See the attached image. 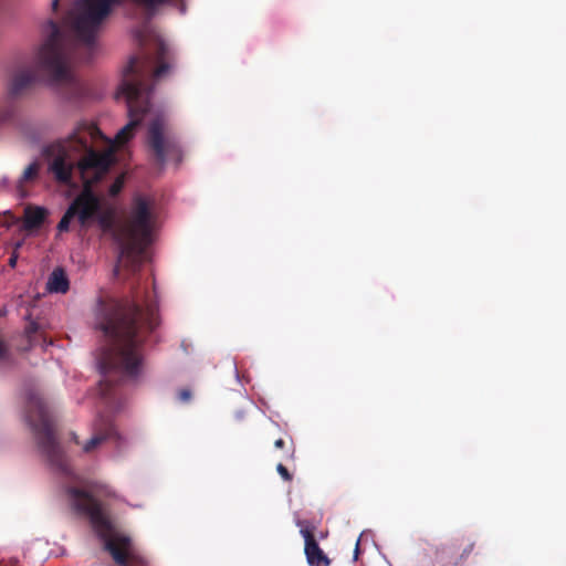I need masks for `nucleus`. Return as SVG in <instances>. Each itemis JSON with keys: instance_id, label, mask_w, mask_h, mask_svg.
<instances>
[{"instance_id": "obj_1", "label": "nucleus", "mask_w": 566, "mask_h": 566, "mask_svg": "<svg viewBox=\"0 0 566 566\" xmlns=\"http://www.w3.org/2000/svg\"><path fill=\"white\" fill-rule=\"evenodd\" d=\"M134 63L127 67L125 80L117 92V96L126 101L129 122L114 139L106 138L96 126L90 125L70 138L48 147V170L59 184L72 185L73 175L80 174L78 163L90 153H95L98 157L109 155L113 163L115 149L126 144L140 125L148 126L149 145L159 160L165 159L170 144L164 138L163 115L150 104V92L143 86L140 77L128 74L133 72Z\"/></svg>"}, {"instance_id": "obj_2", "label": "nucleus", "mask_w": 566, "mask_h": 566, "mask_svg": "<svg viewBox=\"0 0 566 566\" xmlns=\"http://www.w3.org/2000/svg\"><path fill=\"white\" fill-rule=\"evenodd\" d=\"M111 165L109 155L98 157L95 153H90L78 163L84 189L65 211L57 230L69 231L72 221L76 220L82 228L97 222L104 232H112L119 249L115 273L117 276H124L125 271L135 272L146 260V247L151 241L155 219L151 202L138 197L134 201L129 219L123 223H115V207L101 200L91 189V186L107 172Z\"/></svg>"}, {"instance_id": "obj_3", "label": "nucleus", "mask_w": 566, "mask_h": 566, "mask_svg": "<svg viewBox=\"0 0 566 566\" xmlns=\"http://www.w3.org/2000/svg\"><path fill=\"white\" fill-rule=\"evenodd\" d=\"M143 319H147L150 329L157 325L153 311L145 317L137 307H134L128 314L120 315L102 326L111 342V348L103 353L101 360L104 370L119 368L132 376L137 374L140 365L138 329Z\"/></svg>"}, {"instance_id": "obj_4", "label": "nucleus", "mask_w": 566, "mask_h": 566, "mask_svg": "<svg viewBox=\"0 0 566 566\" xmlns=\"http://www.w3.org/2000/svg\"><path fill=\"white\" fill-rule=\"evenodd\" d=\"M70 495L76 510L90 516L91 523L103 539L106 549L119 565H130L136 559L135 549L128 537L117 532L103 514L94 497L78 490H71Z\"/></svg>"}, {"instance_id": "obj_5", "label": "nucleus", "mask_w": 566, "mask_h": 566, "mask_svg": "<svg viewBox=\"0 0 566 566\" xmlns=\"http://www.w3.org/2000/svg\"><path fill=\"white\" fill-rule=\"evenodd\" d=\"M50 38L38 54V66L46 70L55 81H64L71 76V65L59 28L49 23Z\"/></svg>"}, {"instance_id": "obj_6", "label": "nucleus", "mask_w": 566, "mask_h": 566, "mask_svg": "<svg viewBox=\"0 0 566 566\" xmlns=\"http://www.w3.org/2000/svg\"><path fill=\"white\" fill-rule=\"evenodd\" d=\"M48 216V210L43 207L28 206L24 209L23 227L27 230L39 228Z\"/></svg>"}, {"instance_id": "obj_7", "label": "nucleus", "mask_w": 566, "mask_h": 566, "mask_svg": "<svg viewBox=\"0 0 566 566\" xmlns=\"http://www.w3.org/2000/svg\"><path fill=\"white\" fill-rule=\"evenodd\" d=\"M305 554L308 563L313 566L328 564L327 558L324 556L319 546L317 545V543L310 533H305Z\"/></svg>"}, {"instance_id": "obj_8", "label": "nucleus", "mask_w": 566, "mask_h": 566, "mask_svg": "<svg viewBox=\"0 0 566 566\" xmlns=\"http://www.w3.org/2000/svg\"><path fill=\"white\" fill-rule=\"evenodd\" d=\"M70 287L69 279L62 269H55L48 279L46 290L50 293H66Z\"/></svg>"}, {"instance_id": "obj_9", "label": "nucleus", "mask_w": 566, "mask_h": 566, "mask_svg": "<svg viewBox=\"0 0 566 566\" xmlns=\"http://www.w3.org/2000/svg\"><path fill=\"white\" fill-rule=\"evenodd\" d=\"M34 80L33 73H17L12 76L8 84V91L10 94H18L22 88L30 84Z\"/></svg>"}, {"instance_id": "obj_10", "label": "nucleus", "mask_w": 566, "mask_h": 566, "mask_svg": "<svg viewBox=\"0 0 566 566\" xmlns=\"http://www.w3.org/2000/svg\"><path fill=\"white\" fill-rule=\"evenodd\" d=\"M40 170V166L38 163L30 164L23 171L21 177V182H28L32 179H34Z\"/></svg>"}, {"instance_id": "obj_11", "label": "nucleus", "mask_w": 566, "mask_h": 566, "mask_svg": "<svg viewBox=\"0 0 566 566\" xmlns=\"http://www.w3.org/2000/svg\"><path fill=\"white\" fill-rule=\"evenodd\" d=\"M124 180H125L124 175H120L116 178V180L112 184V186L109 188L111 196H116L122 190V188L124 186Z\"/></svg>"}, {"instance_id": "obj_12", "label": "nucleus", "mask_w": 566, "mask_h": 566, "mask_svg": "<svg viewBox=\"0 0 566 566\" xmlns=\"http://www.w3.org/2000/svg\"><path fill=\"white\" fill-rule=\"evenodd\" d=\"M102 442V438L101 437H93L84 447V450L85 451H91L92 449H94L97 444H99Z\"/></svg>"}, {"instance_id": "obj_13", "label": "nucleus", "mask_w": 566, "mask_h": 566, "mask_svg": "<svg viewBox=\"0 0 566 566\" xmlns=\"http://www.w3.org/2000/svg\"><path fill=\"white\" fill-rule=\"evenodd\" d=\"M13 114V108L12 106L3 109V111H0V122H4L7 119H9Z\"/></svg>"}, {"instance_id": "obj_14", "label": "nucleus", "mask_w": 566, "mask_h": 566, "mask_svg": "<svg viewBox=\"0 0 566 566\" xmlns=\"http://www.w3.org/2000/svg\"><path fill=\"white\" fill-rule=\"evenodd\" d=\"M277 472L280 473V475L284 479V480H290L291 476L289 474V471L283 465V464H279L277 465Z\"/></svg>"}, {"instance_id": "obj_15", "label": "nucleus", "mask_w": 566, "mask_h": 566, "mask_svg": "<svg viewBox=\"0 0 566 566\" xmlns=\"http://www.w3.org/2000/svg\"><path fill=\"white\" fill-rule=\"evenodd\" d=\"M165 72H166V66L161 65V66L156 69L155 76L156 77H160Z\"/></svg>"}, {"instance_id": "obj_16", "label": "nucleus", "mask_w": 566, "mask_h": 566, "mask_svg": "<svg viewBox=\"0 0 566 566\" xmlns=\"http://www.w3.org/2000/svg\"><path fill=\"white\" fill-rule=\"evenodd\" d=\"M7 352V347L6 345L3 344V342L0 339V358L3 357V355L6 354Z\"/></svg>"}, {"instance_id": "obj_17", "label": "nucleus", "mask_w": 566, "mask_h": 566, "mask_svg": "<svg viewBox=\"0 0 566 566\" xmlns=\"http://www.w3.org/2000/svg\"><path fill=\"white\" fill-rule=\"evenodd\" d=\"M189 397H190L189 391H186V390H185V391H181V392H180V398H181L182 400H188V399H189Z\"/></svg>"}, {"instance_id": "obj_18", "label": "nucleus", "mask_w": 566, "mask_h": 566, "mask_svg": "<svg viewBox=\"0 0 566 566\" xmlns=\"http://www.w3.org/2000/svg\"><path fill=\"white\" fill-rule=\"evenodd\" d=\"M283 444H284V442H283V440H282V439H279V440H276V441H275V447H276V448H282V447H283Z\"/></svg>"}, {"instance_id": "obj_19", "label": "nucleus", "mask_w": 566, "mask_h": 566, "mask_svg": "<svg viewBox=\"0 0 566 566\" xmlns=\"http://www.w3.org/2000/svg\"><path fill=\"white\" fill-rule=\"evenodd\" d=\"M10 264H11L12 266H14V264H15V258H11V259H10Z\"/></svg>"}, {"instance_id": "obj_20", "label": "nucleus", "mask_w": 566, "mask_h": 566, "mask_svg": "<svg viewBox=\"0 0 566 566\" xmlns=\"http://www.w3.org/2000/svg\"><path fill=\"white\" fill-rule=\"evenodd\" d=\"M359 542L356 543V552L358 551Z\"/></svg>"}]
</instances>
